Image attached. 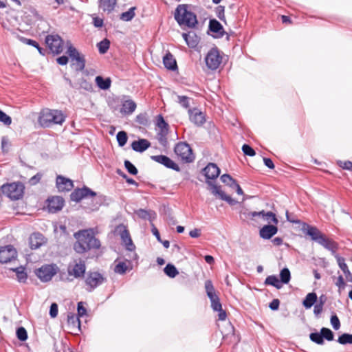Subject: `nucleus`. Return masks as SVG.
<instances>
[{"label":"nucleus","instance_id":"obj_56","mask_svg":"<svg viewBox=\"0 0 352 352\" xmlns=\"http://www.w3.org/2000/svg\"><path fill=\"white\" fill-rule=\"evenodd\" d=\"M178 102L183 107L186 109L190 107L189 98L187 96H178Z\"/></svg>","mask_w":352,"mask_h":352},{"label":"nucleus","instance_id":"obj_17","mask_svg":"<svg viewBox=\"0 0 352 352\" xmlns=\"http://www.w3.org/2000/svg\"><path fill=\"white\" fill-rule=\"evenodd\" d=\"M151 157L155 162L162 164L167 168H172L175 170H179V166L167 156L160 155H153Z\"/></svg>","mask_w":352,"mask_h":352},{"label":"nucleus","instance_id":"obj_18","mask_svg":"<svg viewBox=\"0 0 352 352\" xmlns=\"http://www.w3.org/2000/svg\"><path fill=\"white\" fill-rule=\"evenodd\" d=\"M56 187L60 192L69 191L73 187V182L63 176L58 175L56 177Z\"/></svg>","mask_w":352,"mask_h":352},{"label":"nucleus","instance_id":"obj_13","mask_svg":"<svg viewBox=\"0 0 352 352\" xmlns=\"http://www.w3.org/2000/svg\"><path fill=\"white\" fill-rule=\"evenodd\" d=\"M67 54L72 58L73 65L77 71H82L85 67V60L82 56H80L77 50L70 45L67 50Z\"/></svg>","mask_w":352,"mask_h":352},{"label":"nucleus","instance_id":"obj_61","mask_svg":"<svg viewBox=\"0 0 352 352\" xmlns=\"http://www.w3.org/2000/svg\"><path fill=\"white\" fill-rule=\"evenodd\" d=\"M50 314L52 318H55L58 315V305L54 302L50 306Z\"/></svg>","mask_w":352,"mask_h":352},{"label":"nucleus","instance_id":"obj_58","mask_svg":"<svg viewBox=\"0 0 352 352\" xmlns=\"http://www.w3.org/2000/svg\"><path fill=\"white\" fill-rule=\"evenodd\" d=\"M331 323L334 329L338 330L340 327V320L336 315L332 316L331 318Z\"/></svg>","mask_w":352,"mask_h":352},{"label":"nucleus","instance_id":"obj_62","mask_svg":"<svg viewBox=\"0 0 352 352\" xmlns=\"http://www.w3.org/2000/svg\"><path fill=\"white\" fill-rule=\"evenodd\" d=\"M340 166L343 169L352 171V162L351 161L340 162Z\"/></svg>","mask_w":352,"mask_h":352},{"label":"nucleus","instance_id":"obj_10","mask_svg":"<svg viewBox=\"0 0 352 352\" xmlns=\"http://www.w3.org/2000/svg\"><path fill=\"white\" fill-rule=\"evenodd\" d=\"M116 231L119 233L122 243L125 246L126 249L129 251H133L135 249V246L132 241L126 226L123 224H120L116 227Z\"/></svg>","mask_w":352,"mask_h":352},{"label":"nucleus","instance_id":"obj_6","mask_svg":"<svg viewBox=\"0 0 352 352\" xmlns=\"http://www.w3.org/2000/svg\"><path fill=\"white\" fill-rule=\"evenodd\" d=\"M205 61L209 69L215 70L219 68L222 63L223 56L217 47H213L207 53Z\"/></svg>","mask_w":352,"mask_h":352},{"label":"nucleus","instance_id":"obj_48","mask_svg":"<svg viewBox=\"0 0 352 352\" xmlns=\"http://www.w3.org/2000/svg\"><path fill=\"white\" fill-rule=\"evenodd\" d=\"M310 340L318 344H322L324 343V340L322 338V336H321V333H311L309 335Z\"/></svg>","mask_w":352,"mask_h":352},{"label":"nucleus","instance_id":"obj_55","mask_svg":"<svg viewBox=\"0 0 352 352\" xmlns=\"http://www.w3.org/2000/svg\"><path fill=\"white\" fill-rule=\"evenodd\" d=\"M225 8L222 6H219L216 8L215 12L217 16V17L221 19V21L225 20Z\"/></svg>","mask_w":352,"mask_h":352},{"label":"nucleus","instance_id":"obj_41","mask_svg":"<svg viewBox=\"0 0 352 352\" xmlns=\"http://www.w3.org/2000/svg\"><path fill=\"white\" fill-rule=\"evenodd\" d=\"M205 288L209 298H214V296H217L215 294L214 288L211 280H206L205 283Z\"/></svg>","mask_w":352,"mask_h":352},{"label":"nucleus","instance_id":"obj_47","mask_svg":"<svg viewBox=\"0 0 352 352\" xmlns=\"http://www.w3.org/2000/svg\"><path fill=\"white\" fill-rule=\"evenodd\" d=\"M280 279L282 283H288L290 280V272L287 268H284L280 271Z\"/></svg>","mask_w":352,"mask_h":352},{"label":"nucleus","instance_id":"obj_26","mask_svg":"<svg viewBox=\"0 0 352 352\" xmlns=\"http://www.w3.org/2000/svg\"><path fill=\"white\" fill-rule=\"evenodd\" d=\"M211 191L214 195H217L219 197L226 201H227L230 205H233L236 203V201L232 199V197L229 195H226L223 190H221V187L217 185H211Z\"/></svg>","mask_w":352,"mask_h":352},{"label":"nucleus","instance_id":"obj_29","mask_svg":"<svg viewBox=\"0 0 352 352\" xmlns=\"http://www.w3.org/2000/svg\"><path fill=\"white\" fill-rule=\"evenodd\" d=\"M117 3V0H99V8L103 12L110 13L112 12Z\"/></svg>","mask_w":352,"mask_h":352},{"label":"nucleus","instance_id":"obj_42","mask_svg":"<svg viewBox=\"0 0 352 352\" xmlns=\"http://www.w3.org/2000/svg\"><path fill=\"white\" fill-rule=\"evenodd\" d=\"M12 150V144L8 138L3 137L1 139V151L3 153H9Z\"/></svg>","mask_w":352,"mask_h":352},{"label":"nucleus","instance_id":"obj_57","mask_svg":"<svg viewBox=\"0 0 352 352\" xmlns=\"http://www.w3.org/2000/svg\"><path fill=\"white\" fill-rule=\"evenodd\" d=\"M1 122L6 126H10L12 123V118L6 113L1 111Z\"/></svg>","mask_w":352,"mask_h":352},{"label":"nucleus","instance_id":"obj_50","mask_svg":"<svg viewBox=\"0 0 352 352\" xmlns=\"http://www.w3.org/2000/svg\"><path fill=\"white\" fill-rule=\"evenodd\" d=\"M211 301V307L214 311H218L222 309L221 304L217 296H214V298H210Z\"/></svg>","mask_w":352,"mask_h":352},{"label":"nucleus","instance_id":"obj_1","mask_svg":"<svg viewBox=\"0 0 352 352\" xmlns=\"http://www.w3.org/2000/svg\"><path fill=\"white\" fill-rule=\"evenodd\" d=\"M76 241L73 245L74 250L79 254H85L92 250H98L101 243L95 236L93 229L80 230L74 234Z\"/></svg>","mask_w":352,"mask_h":352},{"label":"nucleus","instance_id":"obj_14","mask_svg":"<svg viewBox=\"0 0 352 352\" xmlns=\"http://www.w3.org/2000/svg\"><path fill=\"white\" fill-rule=\"evenodd\" d=\"M53 265H44L35 271L37 277L43 282H47L56 274Z\"/></svg>","mask_w":352,"mask_h":352},{"label":"nucleus","instance_id":"obj_46","mask_svg":"<svg viewBox=\"0 0 352 352\" xmlns=\"http://www.w3.org/2000/svg\"><path fill=\"white\" fill-rule=\"evenodd\" d=\"M221 180L223 183L229 185L230 187H233L236 183V182L228 174L223 175L221 177Z\"/></svg>","mask_w":352,"mask_h":352},{"label":"nucleus","instance_id":"obj_4","mask_svg":"<svg viewBox=\"0 0 352 352\" xmlns=\"http://www.w3.org/2000/svg\"><path fill=\"white\" fill-rule=\"evenodd\" d=\"M1 191L10 199L17 200L23 195L24 186L21 182L6 184L1 186Z\"/></svg>","mask_w":352,"mask_h":352},{"label":"nucleus","instance_id":"obj_24","mask_svg":"<svg viewBox=\"0 0 352 352\" xmlns=\"http://www.w3.org/2000/svg\"><path fill=\"white\" fill-rule=\"evenodd\" d=\"M132 263L130 261H120L114 267V272L119 274H124L126 272L131 270Z\"/></svg>","mask_w":352,"mask_h":352},{"label":"nucleus","instance_id":"obj_60","mask_svg":"<svg viewBox=\"0 0 352 352\" xmlns=\"http://www.w3.org/2000/svg\"><path fill=\"white\" fill-rule=\"evenodd\" d=\"M78 316H83L87 314V309L83 306L82 302H79L78 303Z\"/></svg>","mask_w":352,"mask_h":352},{"label":"nucleus","instance_id":"obj_36","mask_svg":"<svg viewBox=\"0 0 352 352\" xmlns=\"http://www.w3.org/2000/svg\"><path fill=\"white\" fill-rule=\"evenodd\" d=\"M78 316L73 313H69L67 315V324L72 327H80V320Z\"/></svg>","mask_w":352,"mask_h":352},{"label":"nucleus","instance_id":"obj_23","mask_svg":"<svg viewBox=\"0 0 352 352\" xmlns=\"http://www.w3.org/2000/svg\"><path fill=\"white\" fill-rule=\"evenodd\" d=\"M182 36L189 47L195 48L199 43V37L192 31L183 33Z\"/></svg>","mask_w":352,"mask_h":352},{"label":"nucleus","instance_id":"obj_63","mask_svg":"<svg viewBox=\"0 0 352 352\" xmlns=\"http://www.w3.org/2000/svg\"><path fill=\"white\" fill-rule=\"evenodd\" d=\"M336 285L340 289H344L346 284L342 276H339L337 278V281L336 282Z\"/></svg>","mask_w":352,"mask_h":352},{"label":"nucleus","instance_id":"obj_54","mask_svg":"<svg viewBox=\"0 0 352 352\" xmlns=\"http://www.w3.org/2000/svg\"><path fill=\"white\" fill-rule=\"evenodd\" d=\"M242 151L245 155L254 156L256 155L255 151L249 145L243 144L242 146Z\"/></svg>","mask_w":352,"mask_h":352},{"label":"nucleus","instance_id":"obj_51","mask_svg":"<svg viewBox=\"0 0 352 352\" xmlns=\"http://www.w3.org/2000/svg\"><path fill=\"white\" fill-rule=\"evenodd\" d=\"M124 166L127 171L133 175H135L138 174V169L135 168V166L131 163L129 160L124 161Z\"/></svg>","mask_w":352,"mask_h":352},{"label":"nucleus","instance_id":"obj_19","mask_svg":"<svg viewBox=\"0 0 352 352\" xmlns=\"http://www.w3.org/2000/svg\"><path fill=\"white\" fill-rule=\"evenodd\" d=\"M190 120L195 124L201 126L206 122L205 115L197 109H189Z\"/></svg>","mask_w":352,"mask_h":352},{"label":"nucleus","instance_id":"obj_37","mask_svg":"<svg viewBox=\"0 0 352 352\" xmlns=\"http://www.w3.org/2000/svg\"><path fill=\"white\" fill-rule=\"evenodd\" d=\"M164 271V273L170 278H175L179 274L177 268L173 265L170 263L166 265Z\"/></svg>","mask_w":352,"mask_h":352},{"label":"nucleus","instance_id":"obj_59","mask_svg":"<svg viewBox=\"0 0 352 352\" xmlns=\"http://www.w3.org/2000/svg\"><path fill=\"white\" fill-rule=\"evenodd\" d=\"M42 177H43V174L37 173L36 175H35L34 176L32 177L30 179V180H29L30 184L35 185V184H38L40 182Z\"/></svg>","mask_w":352,"mask_h":352},{"label":"nucleus","instance_id":"obj_8","mask_svg":"<svg viewBox=\"0 0 352 352\" xmlns=\"http://www.w3.org/2000/svg\"><path fill=\"white\" fill-rule=\"evenodd\" d=\"M106 280L103 274L98 272H89L85 280L89 291H93L97 287L102 285Z\"/></svg>","mask_w":352,"mask_h":352},{"label":"nucleus","instance_id":"obj_43","mask_svg":"<svg viewBox=\"0 0 352 352\" xmlns=\"http://www.w3.org/2000/svg\"><path fill=\"white\" fill-rule=\"evenodd\" d=\"M119 146H123L127 142L128 137L125 131H119L116 135Z\"/></svg>","mask_w":352,"mask_h":352},{"label":"nucleus","instance_id":"obj_30","mask_svg":"<svg viewBox=\"0 0 352 352\" xmlns=\"http://www.w3.org/2000/svg\"><path fill=\"white\" fill-rule=\"evenodd\" d=\"M209 29L211 32L218 34L221 37L225 34L222 25L216 19L210 20Z\"/></svg>","mask_w":352,"mask_h":352},{"label":"nucleus","instance_id":"obj_45","mask_svg":"<svg viewBox=\"0 0 352 352\" xmlns=\"http://www.w3.org/2000/svg\"><path fill=\"white\" fill-rule=\"evenodd\" d=\"M322 338H325L328 341H331L333 339V332L328 328L322 327L320 330Z\"/></svg>","mask_w":352,"mask_h":352},{"label":"nucleus","instance_id":"obj_38","mask_svg":"<svg viewBox=\"0 0 352 352\" xmlns=\"http://www.w3.org/2000/svg\"><path fill=\"white\" fill-rule=\"evenodd\" d=\"M265 284L272 285L277 289H280L282 287V285L280 283L279 280L275 276H267L265 280Z\"/></svg>","mask_w":352,"mask_h":352},{"label":"nucleus","instance_id":"obj_49","mask_svg":"<svg viewBox=\"0 0 352 352\" xmlns=\"http://www.w3.org/2000/svg\"><path fill=\"white\" fill-rule=\"evenodd\" d=\"M16 336L19 340L25 341L28 338V333L25 329L23 327L18 328L16 330Z\"/></svg>","mask_w":352,"mask_h":352},{"label":"nucleus","instance_id":"obj_27","mask_svg":"<svg viewBox=\"0 0 352 352\" xmlns=\"http://www.w3.org/2000/svg\"><path fill=\"white\" fill-rule=\"evenodd\" d=\"M151 143L146 139H140L138 141H134L131 144L133 150L137 152H143L148 148Z\"/></svg>","mask_w":352,"mask_h":352},{"label":"nucleus","instance_id":"obj_21","mask_svg":"<svg viewBox=\"0 0 352 352\" xmlns=\"http://www.w3.org/2000/svg\"><path fill=\"white\" fill-rule=\"evenodd\" d=\"M204 175L208 179H214L220 174V169L214 163H209L203 170Z\"/></svg>","mask_w":352,"mask_h":352},{"label":"nucleus","instance_id":"obj_11","mask_svg":"<svg viewBox=\"0 0 352 352\" xmlns=\"http://www.w3.org/2000/svg\"><path fill=\"white\" fill-rule=\"evenodd\" d=\"M45 43L54 54H60L63 50V41L58 35H48L45 38Z\"/></svg>","mask_w":352,"mask_h":352},{"label":"nucleus","instance_id":"obj_31","mask_svg":"<svg viewBox=\"0 0 352 352\" xmlns=\"http://www.w3.org/2000/svg\"><path fill=\"white\" fill-rule=\"evenodd\" d=\"M135 109V102L131 100H127L122 103L120 112L124 114H131Z\"/></svg>","mask_w":352,"mask_h":352},{"label":"nucleus","instance_id":"obj_15","mask_svg":"<svg viewBox=\"0 0 352 352\" xmlns=\"http://www.w3.org/2000/svg\"><path fill=\"white\" fill-rule=\"evenodd\" d=\"M96 193L87 187L75 189L70 195L71 199L76 202L80 201L87 197H95Z\"/></svg>","mask_w":352,"mask_h":352},{"label":"nucleus","instance_id":"obj_16","mask_svg":"<svg viewBox=\"0 0 352 352\" xmlns=\"http://www.w3.org/2000/svg\"><path fill=\"white\" fill-rule=\"evenodd\" d=\"M47 239L45 237L39 232L32 233L29 238V244L32 250H36L41 248L43 245L45 244Z\"/></svg>","mask_w":352,"mask_h":352},{"label":"nucleus","instance_id":"obj_34","mask_svg":"<svg viewBox=\"0 0 352 352\" xmlns=\"http://www.w3.org/2000/svg\"><path fill=\"white\" fill-rule=\"evenodd\" d=\"M95 81L98 87L101 89H108L111 86L110 78L104 79L102 76H98L96 77Z\"/></svg>","mask_w":352,"mask_h":352},{"label":"nucleus","instance_id":"obj_2","mask_svg":"<svg viewBox=\"0 0 352 352\" xmlns=\"http://www.w3.org/2000/svg\"><path fill=\"white\" fill-rule=\"evenodd\" d=\"M65 120V116L61 111L49 109L41 111L38 122L43 127H48L52 124H61Z\"/></svg>","mask_w":352,"mask_h":352},{"label":"nucleus","instance_id":"obj_33","mask_svg":"<svg viewBox=\"0 0 352 352\" xmlns=\"http://www.w3.org/2000/svg\"><path fill=\"white\" fill-rule=\"evenodd\" d=\"M337 262L340 269L344 272L346 278L348 280H351L352 274L349 271L347 265L345 263L344 258L338 256H336Z\"/></svg>","mask_w":352,"mask_h":352},{"label":"nucleus","instance_id":"obj_9","mask_svg":"<svg viewBox=\"0 0 352 352\" xmlns=\"http://www.w3.org/2000/svg\"><path fill=\"white\" fill-rule=\"evenodd\" d=\"M64 205V199L61 196L54 195L47 199L44 208L50 213H56L60 211Z\"/></svg>","mask_w":352,"mask_h":352},{"label":"nucleus","instance_id":"obj_7","mask_svg":"<svg viewBox=\"0 0 352 352\" xmlns=\"http://www.w3.org/2000/svg\"><path fill=\"white\" fill-rule=\"evenodd\" d=\"M175 153L184 162H191L194 160L192 151L189 144L185 142H179L175 147Z\"/></svg>","mask_w":352,"mask_h":352},{"label":"nucleus","instance_id":"obj_28","mask_svg":"<svg viewBox=\"0 0 352 352\" xmlns=\"http://www.w3.org/2000/svg\"><path fill=\"white\" fill-rule=\"evenodd\" d=\"M163 63L165 67L169 70H175L177 68L176 60L169 52L164 56Z\"/></svg>","mask_w":352,"mask_h":352},{"label":"nucleus","instance_id":"obj_5","mask_svg":"<svg viewBox=\"0 0 352 352\" xmlns=\"http://www.w3.org/2000/svg\"><path fill=\"white\" fill-rule=\"evenodd\" d=\"M86 272L85 261L82 258L74 259L67 267V274L75 278H83Z\"/></svg>","mask_w":352,"mask_h":352},{"label":"nucleus","instance_id":"obj_3","mask_svg":"<svg viewBox=\"0 0 352 352\" xmlns=\"http://www.w3.org/2000/svg\"><path fill=\"white\" fill-rule=\"evenodd\" d=\"M175 19L179 25L194 28L197 24L196 15L188 10L186 5H179L175 10Z\"/></svg>","mask_w":352,"mask_h":352},{"label":"nucleus","instance_id":"obj_52","mask_svg":"<svg viewBox=\"0 0 352 352\" xmlns=\"http://www.w3.org/2000/svg\"><path fill=\"white\" fill-rule=\"evenodd\" d=\"M263 219L268 221V223H274V224H277L278 222L275 214L270 211L266 212L265 217H263Z\"/></svg>","mask_w":352,"mask_h":352},{"label":"nucleus","instance_id":"obj_25","mask_svg":"<svg viewBox=\"0 0 352 352\" xmlns=\"http://www.w3.org/2000/svg\"><path fill=\"white\" fill-rule=\"evenodd\" d=\"M278 228L274 225H266L264 226L260 230V236L263 239H269L276 234Z\"/></svg>","mask_w":352,"mask_h":352},{"label":"nucleus","instance_id":"obj_12","mask_svg":"<svg viewBox=\"0 0 352 352\" xmlns=\"http://www.w3.org/2000/svg\"><path fill=\"white\" fill-rule=\"evenodd\" d=\"M17 251L12 245L1 247V263H15L17 261Z\"/></svg>","mask_w":352,"mask_h":352},{"label":"nucleus","instance_id":"obj_64","mask_svg":"<svg viewBox=\"0 0 352 352\" xmlns=\"http://www.w3.org/2000/svg\"><path fill=\"white\" fill-rule=\"evenodd\" d=\"M93 23L95 27L101 28L103 26V24H104L103 19H100L98 16L94 17Z\"/></svg>","mask_w":352,"mask_h":352},{"label":"nucleus","instance_id":"obj_53","mask_svg":"<svg viewBox=\"0 0 352 352\" xmlns=\"http://www.w3.org/2000/svg\"><path fill=\"white\" fill-rule=\"evenodd\" d=\"M157 126L160 129H167L168 128V123L164 120V117L162 115H158L156 118Z\"/></svg>","mask_w":352,"mask_h":352},{"label":"nucleus","instance_id":"obj_35","mask_svg":"<svg viewBox=\"0 0 352 352\" xmlns=\"http://www.w3.org/2000/svg\"><path fill=\"white\" fill-rule=\"evenodd\" d=\"M316 300H317L316 294L314 292H311V293H309L306 296L305 300L302 302V304L305 307L308 309V308H311L314 305V304L316 302Z\"/></svg>","mask_w":352,"mask_h":352},{"label":"nucleus","instance_id":"obj_44","mask_svg":"<svg viewBox=\"0 0 352 352\" xmlns=\"http://www.w3.org/2000/svg\"><path fill=\"white\" fill-rule=\"evenodd\" d=\"M338 341L341 344H352V334L343 333L339 336Z\"/></svg>","mask_w":352,"mask_h":352},{"label":"nucleus","instance_id":"obj_20","mask_svg":"<svg viewBox=\"0 0 352 352\" xmlns=\"http://www.w3.org/2000/svg\"><path fill=\"white\" fill-rule=\"evenodd\" d=\"M302 230L306 231V234L311 236V239L319 243L321 238L324 236L316 227L309 226L307 223H304L302 226Z\"/></svg>","mask_w":352,"mask_h":352},{"label":"nucleus","instance_id":"obj_32","mask_svg":"<svg viewBox=\"0 0 352 352\" xmlns=\"http://www.w3.org/2000/svg\"><path fill=\"white\" fill-rule=\"evenodd\" d=\"M10 270L16 272L17 280L21 283H25L28 278L27 273L25 272V268L23 266H16L15 267H10Z\"/></svg>","mask_w":352,"mask_h":352},{"label":"nucleus","instance_id":"obj_22","mask_svg":"<svg viewBox=\"0 0 352 352\" xmlns=\"http://www.w3.org/2000/svg\"><path fill=\"white\" fill-rule=\"evenodd\" d=\"M322 245L324 248L331 252L333 254H336L338 250V244L337 242L331 239L328 238L325 234L321 238L318 243Z\"/></svg>","mask_w":352,"mask_h":352},{"label":"nucleus","instance_id":"obj_40","mask_svg":"<svg viewBox=\"0 0 352 352\" xmlns=\"http://www.w3.org/2000/svg\"><path fill=\"white\" fill-rule=\"evenodd\" d=\"M98 50L100 54H104L107 52L110 46V41L107 38L103 39L98 43Z\"/></svg>","mask_w":352,"mask_h":352},{"label":"nucleus","instance_id":"obj_39","mask_svg":"<svg viewBox=\"0 0 352 352\" xmlns=\"http://www.w3.org/2000/svg\"><path fill=\"white\" fill-rule=\"evenodd\" d=\"M135 7L131 8L128 11L122 12L120 15V19L124 21H129L135 16Z\"/></svg>","mask_w":352,"mask_h":352}]
</instances>
